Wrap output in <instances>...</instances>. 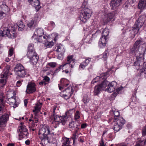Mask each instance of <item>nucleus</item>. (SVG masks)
<instances>
[{"label": "nucleus", "mask_w": 146, "mask_h": 146, "mask_svg": "<svg viewBox=\"0 0 146 146\" xmlns=\"http://www.w3.org/2000/svg\"><path fill=\"white\" fill-rule=\"evenodd\" d=\"M6 101L11 106L13 107L14 108H16L17 106V104L16 102L15 98L14 97H12L6 99Z\"/></svg>", "instance_id": "14"}, {"label": "nucleus", "mask_w": 146, "mask_h": 146, "mask_svg": "<svg viewBox=\"0 0 146 146\" xmlns=\"http://www.w3.org/2000/svg\"><path fill=\"white\" fill-rule=\"evenodd\" d=\"M25 69V68L22 64L18 63L15 65L13 68V70L15 73L16 74Z\"/></svg>", "instance_id": "17"}, {"label": "nucleus", "mask_w": 146, "mask_h": 146, "mask_svg": "<svg viewBox=\"0 0 146 146\" xmlns=\"http://www.w3.org/2000/svg\"><path fill=\"white\" fill-rule=\"evenodd\" d=\"M73 58V56L72 55L67 56V61L68 62L62 64V66L63 67H65L66 68H67L69 69H71V68H73L75 63Z\"/></svg>", "instance_id": "7"}, {"label": "nucleus", "mask_w": 146, "mask_h": 146, "mask_svg": "<svg viewBox=\"0 0 146 146\" xmlns=\"http://www.w3.org/2000/svg\"><path fill=\"white\" fill-rule=\"evenodd\" d=\"M41 39H42V40H40V41L46 42V41H47L49 38V37L46 35H44V34L41 36Z\"/></svg>", "instance_id": "38"}, {"label": "nucleus", "mask_w": 146, "mask_h": 146, "mask_svg": "<svg viewBox=\"0 0 146 146\" xmlns=\"http://www.w3.org/2000/svg\"><path fill=\"white\" fill-rule=\"evenodd\" d=\"M141 42H142V40L141 39L138 40L136 41L134 44L137 47L139 44L141 43Z\"/></svg>", "instance_id": "47"}, {"label": "nucleus", "mask_w": 146, "mask_h": 146, "mask_svg": "<svg viewBox=\"0 0 146 146\" xmlns=\"http://www.w3.org/2000/svg\"><path fill=\"white\" fill-rule=\"evenodd\" d=\"M6 83H4L3 84H0V88L1 89L4 87Z\"/></svg>", "instance_id": "63"}, {"label": "nucleus", "mask_w": 146, "mask_h": 146, "mask_svg": "<svg viewBox=\"0 0 146 146\" xmlns=\"http://www.w3.org/2000/svg\"><path fill=\"white\" fill-rule=\"evenodd\" d=\"M107 38L102 36L98 43V45L100 47L103 48L106 46Z\"/></svg>", "instance_id": "19"}, {"label": "nucleus", "mask_w": 146, "mask_h": 146, "mask_svg": "<svg viewBox=\"0 0 146 146\" xmlns=\"http://www.w3.org/2000/svg\"><path fill=\"white\" fill-rule=\"evenodd\" d=\"M139 29V28L136 27H135V26H133L132 27V31L131 33V35H130L132 38L134 37L135 35L138 33Z\"/></svg>", "instance_id": "20"}, {"label": "nucleus", "mask_w": 146, "mask_h": 146, "mask_svg": "<svg viewBox=\"0 0 146 146\" xmlns=\"http://www.w3.org/2000/svg\"><path fill=\"white\" fill-rule=\"evenodd\" d=\"M39 20L40 18L38 15H35L34 18L28 23V27L30 28H34L37 25Z\"/></svg>", "instance_id": "10"}, {"label": "nucleus", "mask_w": 146, "mask_h": 146, "mask_svg": "<svg viewBox=\"0 0 146 146\" xmlns=\"http://www.w3.org/2000/svg\"><path fill=\"white\" fill-rule=\"evenodd\" d=\"M35 86V85L34 83H29L27 86V89L26 90L27 93L28 94H30L35 92L36 90Z\"/></svg>", "instance_id": "12"}, {"label": "nucleus", "mask_w": 146, "mask_h": 146, "mask_svg": "<svg viewBox=\"0 0 146 146\" xmlns=\"http://www.w3.org/2000/svg\"><path fill=\"white\" fill-rule=\"evenodd\" d=\"M22 82V80L18 81L17 82V85L18 86H19L21 84Z\"/></svg>", "instance_id": "58"}, {"label": "nucleus", "mask_w": 146, "mask_h": 146, "mask_svg": "<svg viewBox=\"0 0 146 146\" xmlns=\"http://www.w3.org/2000/svg\"><path fill=\"white\" fill-rule=\"evenodd\" d=\"M10 66L9 65H7L5 67L3 71V72L1 74V78H6L9 74L10 72Z\"/></svg>", "instance_id": "16"}, {"label": "nucleus", "mask_w": 146, "mask_h": 146, "mask_svg": "<svg viewBox=\"0 0 146 146\" xmlns=\"http://www.w3.org/2000/svg\"><path fill=\"white\" fill-rule=\"evenodd\" d=\"M79 129V127H78L76 129H74V131L73 132V139L74 140L76 138V137L78 135L77 132L78 131Z\"/></svg>", "instance_id": "37"}, {"label": "nucleus", "mask_w": 146, "mask_h": 146, "mask_svg": "<svg viewBox=\"0 0 146 146\" xmlns=\"http://www.w3.org/2000/svg\"><path fill=\"white\" fill-rule=\"evenodd\" d=\"M41 36H39V37H38L37 38H35L34 41L35 42H43V41H40V40H42V39H41Z\"/></svg>", "instance_id": "45"}, {"label": "nucleus", "mask_w": 146, "mask_h": 146, "mask_svg": "<svg viewBox=\"0 0 146 146\" xmlns=\"http://www.w3.org/2000/svg\"><path fill=\"white\" fill-rule=\"evenodd\" d=\"M5 15L3 12L0 11V19H2Z\"/></svg>", "instance_id": "53"}, {"label": "nucleus", "mask_w": 146, "mask_h": 146, "mask_svg": "<svg viewBox=\"0 0 146 146\" xmlns=\"http://www.w3.org/2000/svg\"><path fill=\"white\" fill-rule=\"evenodd\" d=\"M138 7L141 9L146 8V0H141L138 4Z\"/></svg>", "instance_id": "24"}, {"label": "nucleus", "mask_w": 146, "mask_h": 146, "mask_svg": "<svg viewBox=\"0 0 146 146\" xmlns=\"http://www.w3.org/2000/svg\"><path fill=\"white\" fill-rule=\"evenodd\" d=\"M48 65L52 67H54L56 66V64L55 62H50L48 64Z\"/></svg>", "instance_id": "52"}, {"label": "nucleus", "mask_w": 146, "mask_h": 146, "mask_svg": "<svg viewBox=\"0 0 146 146\" xmlns=\"http://www.w3.org/2000/svg\"><path fill=\"white\" fill-rule=\"evenodd\" d=\"M41 104V103L40 104V105H38V106H35V110H33V111L34 112L35 115H36L38 112L41 109L40 105Z\"/></svg>", "instance_id": "33"}, {"label": "nucleus", "mask_w": 146, "mask_h": 146, "mask_svg": "<svg viewBox=\"0 0 146 146\" xmlns=\"http://www.w3.org/2000/svg\"><path fill=\"white\" fill-rule=\"evenodd\" d=\"M25 26L21 21H19L16 25L13 26L11 25H8L7 27H4L3 30L0 33V36L3 37L7 36L9 38H14L17 36L16 32V28H18V30L22 31L26 30Z\"/></svg>", "instance_id": "2"}, {"label": "nucleus", "mask_w": 146, "mask_h": 146, "mask_svg": "<svg viewBox=\"0 0 146 146\" xmlns=\"http://www.w3.org/2000/svg\"><path fill=\"white\" fill-rule=\"evenodd\" d=\"M87 126V124L86 123H83L81 125V127L82 129H84L86 128Z\"/></svg>", "instance_id": "60"}, {"label": "nucleus", "mask_w": 146, "mask_h": 146, "mask_svg": "<svg viewBox=\"0 0 146 146\" xmlns=\"http://www.w3.org/2000/svg\"><path fill=\"white\" fill-rule=\"evenodd\" d=\"M60 82L61 86H60L59 84H58L59 89L60 90H62V89L64 88V87H66L68 85V84H63V82L64 81L62 79H61Z\"/></svg>", "instance_id": "35"}, {"label": "nucleus", "mask_w": 146, "mask_h": 146, "mask_svg": "<svg viewBox=\"0 0 146 146\" xmlns=\"http://www.w3.org/2000/svg\"><path fill=\"white\" fill-rule=\"evenodd\" d=\"M128 1L131 4L136 3L137 2L136 0H128Z\"/></svg>", "instance_id": "57"}, {"label": "nucleus", "mask_w": 146, "mask_h": 146, "mask_svg": "<svg viewBox=\"0 0 146 146\" xmlns=\"http://www.w3.org/2000/svg\"><path fill=\"white\" fill-rule=\"evenodd\" d=\"M145 21V17L144 16H140L136 21L134 26L140 29L143 25Z\"/></svg>", "instance_id": "11"}, {"label": "nucleus", "mask_w": 146, "mask_h": 146, "mask_svg": "<svg viewBox=\"0 0 146 146\" xmlns=\"http://www.w3.org/2000/svg\"><path fill=\"white\" fill-rule=\"evenodd\" d=\"M6 83V80L4 79H1L0 80V84H3Z\"/></svg>", "instance_id": "59"}, {"label": "nucleus", "mask_w": 146, "mask_h": 146, "mask_svg": "<svg viewBox=\"0 0 146 146\" xmlns=\"http://www.w3.org/2000/svg\"><path fill=\"white\" fill-rule=\"evenodd\" d=\"M43 34V30L41 28H37L34 32L35 35L38 36H40L42 35Z\"/></svg>", "instance_id": "26"}, {"label": "nucleus", "mask_w": 146, "mask_h": 146, "mask_svg": "<svg viewBox=\"0 0 146 146\" xmlns=\"http://www.w3.org/2000/svg\"><path fill=\"white\" fill-rule=\"evenodd\" d=\"M122 128L121 126L116 123L114 124L113 129L115 131H116V132L119 131Z\"/></svg>", "instance_id": "31"}, {"label": "nucleus", "mask_w": 146, "mask_h": 146, "mask_svg": "<svg viewBox=\"0 0 146 146\" xmlns=\"http://www.w3.org/2000/svg\"><path fill=\"white\" fill-rule=\"evenodd\" d=\"M136 146H146V138L144 141L137 143Z\"/></svg>", "instance_id": "41"}, {"label": "nucleus", "mask_w": 146, "mask_h": 146, "mask_svg": "<svg viewBox=\"0 0 146 146\" xmlns=\"http://www.w3.org/2000/svg\"><path fill=\"white\" fill-rule=\"evenodd\" d=\"M23 134H22L21 133H20V134H19V139H22L24 137H23Z\"/></svg>", "instance_id": "62"}, {"label": "nucleus", "mask_w": 146, "mask_h": 146, "mask_svg": "<svg viewBox=\"0 0 146 146\" xmlns=\"http://www.w3.org/2000/svg\"><path fill=\"white\" fill-rule=\"evenodd\" d=\"M55 48L56 49V51L58 52V53H64L65 51L64 48L62 45L56 46Z\"/></svg>", "instance_id": "25"}, {"label": "nucleus", "mask_w": 146, "mask_h": 146, "mask_svg": "<svg viewBox=\"0 0 146 146\" xmlns=\"http://www.w3.org/2000/svg\"><path fill=\"white\" fill-rule=\"evenodd\" d=\"M137 61L134 62V65L135 66H138L137 69H140V72L141 73L142 71H144L146 68V62H145L144 61V57L139 56L138 58L136 57Z\"/></svg>", "instance_id": "5"}, {"label": "nucleus", "mask_w": 146, "mask_h": 146, "mask_svg": "<svg viewBox=\"0 0 146 146\" xmlns=\"http://www.w3.org/2000/svg\"><path fill=\"white\" fill-rule=\"evenodd\" d=\"M32 56H27L28 58L30 59V62L33 64H36L37 63L39 59V56H37L36 53H33Z\"/></svg>", "instance_id": "13"}, {"label": "nucleus", "mask_w": 146, "mask_h": 146, "mask_svg": "<svg viewBox=\"0 0 146 146\" xmlns=\"http://www.w3.org/2000/svg\"><path fill=\"white\" fill-rule=\"evenodd\" d=\"M50 128L49 126L44 125L40 129L38 133L39 137L42 139V141L50 143V141L47 136L50 133Z\"/></svg>", "instance_id": "3"}, {"label": "nucleus", "mask_w": 146, "mask_h": 146, "mask_svg": "<svg viewBox=\"0 0 146 146\" xmlns=\"http://www.w3.org/2000/svg\"><path fill=\"white\" fill-rule=\"evenodd\" d=\"M80 126V124L76 122L72 121L70 122L69 124V128L72 129V130L76 129L78 127H79Z\"/></svg>", "instance_id": "22"}, {"label": "nucleus", "mask_w": 146, "mask_h": 146, "mask_svg": "<svg viewBox=\"0 0 146 146\" xmlns=\"http://www.w3.org/2000/svg\"><path fill=\"white\" fill-rule=\"evenodd\" d=\"M56 108V106H54L53 108V115L54 116V121L59 123H61L62 125H64L66 123L68 118V117L67 116L66 114L62 116L54 115L55 110Z\"/></svg>", "instance_id": "6"}, {"label": "nucleus", "mask_w": 146, "mask_h": 146, "mask_svg": "<svg viewBox=\"0 0 146 146\" xmlns=\"http://www.w3.org/2000/svg\"><path fill=\"white\" fill-rule=\"evenodd\" d=\"M46 84L47 83L45 82H44L43 80H42V81L39 83V85L41 86L43 85H46Z\"/></svg>", "instance_id": "56"}, {"label": "nucleus", "mask_w": 146, "mask_h": 146, "mask_svg": "<svg viewBox=\"0 0 146 146\" xmlns=\"http://www.w3.org/2000/svg\"><path fill=\"white\" fill-rule=\"evenodd\" d=\"M146 50V44H143L139 46L135 51V56L138 58L139 56L144 57Z\"/></svg>", "instance_id": "8"}, {"label": "nucleus", "mask_w": 146, "mask_h": 146, "mask_svg": "<svg viewBox=\"0 0 146 146\" xmlns=\"http://www.w3.org/2000/svg\"><path fill=\"white\" fill-rule=\"evenodd\" d=\"M113 121L114 122H115V123L119 125L120 126L123 127V125L125 123V121L123 117H119L115 121L113 120Z\"/></svg>", "instance_id": "21"}, {"label": "nucleus", "mask_w": 146, "mask_h": 146, "mask_svg": "<svg viewBox=\"0 0 146 146\" xmlns=\"http://www.w3.org/2000/svg\"><path fill=\"white\" fill-rule=\"evenodd\" d=\"M103 54V58L104 60H106L108 55V52L107 51H106Z\"/></svg>", "instance_id": "44"}, {"label": "nucleus", "mask_w": 146, "mask_h": 146, "mask_svg": "<svg viewBox=\"0 0 146 146\" xmlns=\"http://www.w3.org/2000/svg\"><path fill=\"white\" fill-rule=\"evenodd\" d=\"M50 78L49 77L47 76H45L44 78L43 79L44 82L46 83L47 82H48L50 81Z\"/></svg>", "instance_id": "51"}, {"label": "nucleus", "mask_w": 146, "mask_h": 146, "mask_svg": "<svg viewBox=\"0 0 146 146\" xmlns=\"http://www.w3.org/2000/svg\"><path fill=\"white\" fill-rule=\"evenodd\" d=\"M109 29L106 28H105V29L103 30L102 32V36L104 37L107 38V37L108 35L109 34Z\"/></svg>", "instance_id": "34"}, {"label": "nucleus", "mask_w": 146, "mask_h": 146, "mask_svg": "<svg viewBox=\"0 0 146 146\" xmlns=\"http://www.w3.org/2000/svg\"><path fill=\"white\" fill-rule=\"evenodd\" d=\"M122 89V88H121L119 87L118 88H117L116 89V91L115 92H116V94H118L119 92Z\"/></svg>", "instance_id": "61"}, {"label": "nucleus", "mask_w": 146, "mask_h": 146, "mask_svg": "<svg viewBox=\"0 0 146 146\" xmlns=\"http://www.w3.org/2000/svg\"><path fill=\"white\" fill-rule=\"evenodd\" d=\"M36 53L35 49L34 48V45L32 44H29L28 46V52L27 56H32L33 53Z\"/></svg>", "instance_id": "18"}, {"label": "nucleus", "mask_w": 146, "mask_h": 146, "mask_svg": "<svg viewBox=\"0 0 146 146\" xmlns=\"http://www.w3.org/2000/svg\"><path fill=\"white\" fill-rule=\"evenodd\" d=\"M113 114L114 115L113 120L115 121L119 117V113L118 111H115L113 112Z\"/></svg>", "instance_id": "36"}, {"label": "nucleus", "mask_w": 146, "mask_h": 146, "mask_svg": "<svg viewBox=\"0 0 146 146\" xmlns=\"http://www.w3.org/2000/svg\"><path fill=\"white\" fill-rule=\"evenodd\" d=\"M64 142L63 143L62 146H68L70 144V141L69 139L67 138H63Z\"/></svg>", "instance_id": "32"}, {"label": "nucleus", "mask_w": 146, "mask_h": 146, "mask_svg": "<svg viewBox=\"0 0 146 146\" xmlns=\"http://www.w3.org/2000/svg\"><path fill=\"white\" fill-rule=\"evenodd\" d=\"M137 46L134 44L131 48V52L133 54H135V51H136V49L137 48Z\"/></svg>", "instance_id": "39"}, {"label": "nucleus", "mask_w": 146, "mask_h": 146, "mask_svg": "<svg viewBox=\"0 0 146 146\" xmlns=\"http://www.w3.org/2000/svg\"><path fill=\"white\" fill-rule=\"evenodd\" d=\"M141 75H144L145 78L146 79V68H145V69L144 71H142L140 73Z\"/></svg>", "instance_id": "50"}, {"label": "nucleus", "mask_w": 146, "mask_h": 146, "mask_svg": "<svg viewBox=\"0 0 146 146\" xmlns=\"http://www.w3.org/2000/svg\"><path fill=\"white\" fill-rule=\"evenodd\" d=\"M14 48H11L9 49V56H11L13 54Z\"/></svg>", "instance_id": "46"}, {"label": "nucleus", "mask_w": 146, "mask_h": 146, "mask_svg": "<svg viewBox=\"0 0 146 146\" xmlns=\"http://www.w3.org/2000/svg\"><path fill=\"white\" fill-rule=\"evenodd\" d=\"M74 117L75 120H77V119L79 118L80 117V115L79 111H77L76 112Z\"/></svg>", "instance_id": "43"}, {"label": "nucleus", "mask_w": 146, "mask_h": 146, "mask_svg": "<svg viewBox=\"0 0 146 146\" xmlns=\"http://www.w3.org/2000/svg\"><path fill=\"white\" fill-rule=\"evenodd\" d=\"M72 94V92H70V94H64L63 95V96L65 99L67 100L70 98Z\"/></svg>", "instance_id": "42"}, {"label": "nucleus", "mask_w": 146, "mask_h": 146, "mask_svg": "<svg viewBox=\"0 0 146 146\" xmlns=\"http://www.w3.org/2000/svg\"><path fill=\"white\" fill-rule=\"evenodd\" d=\"M3 108L4 106L3 105L0 106V115L3 113Z\"/></svg>", "instance_id": "55"}, {"label": "nucleus", "mask_w": 146, "mask_h": 146, "mask_svg": "<svg viewBox=\"0 0 146 146\" xmlns=\"http://www.w3.org/2000/svg\"><path fill=\"white\" fill-rule=\"evenodd\" d=\"M65 92L68 93V94H70V92H72L73 93V90L71 86H69L67 88L65 89Z\"/></svg>", "instance_id": "40"}, {"label": "nucleus", "mask_w": 146, "mask_h": 146, "mask_svg": "<svg viewBox=\"0 0 146 146\" xmlns=\"http://www.w3.org/2000/svg\"><path fill=\"white\" fill-rule=\"evenodd\" d=\"M87 3V0H84L82 4V7L84 9L81 11L80 16V19L83 22H86L91 17V11L89 9L85 8Z\"/></svg>", "instance_id": "4"}, {"label": "nucleus", "mask_w": 146, "mask_h": 146, "mask_svg": "<svg viewBox=\"0 0 146 146\" xmlns=\"http://www.w3.org/2000/svg\"><path fill=\"white\" fill-rule=\"evenodd\" d=\"M54 45V43L52 41L49 42L47 41L46 42L44 43V47L45 49L47 48H50L52 47Z\"/></svg>", "instance_id": "30"}, {"label": "nucleus", "mask_w": 146, "mask_h": 146, "mask_svg": "<svg viewBox=\"0 0 146 146\" xmlns=\"http://www.w3.org/2000/svg\"><path fill=\"white\" fill-rule=\"evenodd\" d=\"M83 100L84 104L87 103L89 102V100L88 98H84Z\"/></svg>", "instance_id": "54"}, {"label": "nucleus", "mask_w": 146, "mask_h": 146, "mask_svg": "<svg viewBox=\"0 0 146 146\" xmlns=\"http://www.w3.org/2000/svg\"><path fill=\"white\" fill-rule=\"evenodd\" d=\"M28 2L32 6L35 8L37 11L40 8V3L39 0H28Z\"/></svg>", "instance_id": "15"}, {"label": "nucleus", "mask_w": 146, "mask_h": 146, "mask_svg": "<svg viewBox=\"0 0 146 146\" xmlns=\"http://www.w3.org/2000/svg\"><path fill=\"white\" fill-rule=\"evenodd\" d=\"M90 61H91L90 58L86 59L85 61L83 62L80 64V67H81V68L84 69L88 65Z\"/></svg>", "instance_id": "28"}, {"label": "nucleus", "mask_w": 146, "mask_h": 146, "mask_svg": "<svg viewBox=\"0 0 146 146\" xmlns=\"http://www.w3.org/2000/svg\"><path fill=\"white\" fill-rule=\"evenodd\" d=\"M108 76V75L107 73H103L100 76H97L94 78L92 81V84H94L98 81L102 83L101 84L95 86L94 92V95H98L102 90L107 91L110 93L115 90L114 86L116 85V83L115 81L109 83L106 80Z\"/></svg>", "instance_id": "1"}, {"label": "nucleus", "mask_w": 146, "mask_h": 146, "mask_svg": "<svg viewBox=\"0 0 146 146\" xmlns=\"http://www.w3.org/2000/svg\"><path fill=\"white\" fill-rule=\"evenodd\" d=\"M20 129L19 130V131L20 133L25 136H27L28 133L27 132L28 130L26 129V127L23 125L20 126Z\"/></svg>", "instance_id": "23"}, {"label": "nucleus", "mask_w": 146, "mask_h": 146, "mask_svg": "<svg viewBox=\"0 0 146 146\" xmlns=\"http://www.w3.org/2000/svg\"><path fill=\"white\" fill-rule=\"evenodd\" d=\"M116 11H114L108 14L106 13L104 15L105 17L104 19L105 23H107L110 21H114V17L116 14Z\"/></svg>", "instance_id": "9"}, {"label": "nucleus", "mask_w": 146, "mask_h": 146, "mask_svg": "<svg viewBox=\"0 0 146 146\" xmlns=\"http://www.w3.org/2000/svg\"><path fill=\"white\" fill-rule=\"evenodd\" d=\"M90 35H88L87 36L86 38L85 39V40H86V42H88V43H91L90 41Z\"/></svg>", "instance_id": "48"}, {"label": "nucleus", "mask_w": 146, "mask_h": 146, "mask_svg": "<svg viewBox=\"0 0 146 146\" xmlns=\"http://www.w3.org/2000/svg\"><path fill=\"white\" fill-rule=\"evenodd\" d=\"M27 73V71L25 69L22 71L21 72L17 73L16 75H17V76L18 78H22L25 77V76L26 75Z\"/></svg>", "instance_id": "27"}, {"label": "nucleus", "mask_w": 146, "mask_h": 146, "mask_svg": "<svg viewBox=\"0 0 146 146\" xmlns=\"http://www.w3.org/2000/svg\"><path fill=\"white\" fill-rule=\"evenodd\" d=\"M9 10L7 6L5 5H2L0 6V11L3 12L4 14L7 12Z\"/></svg>", "instance_id": "29"}, {"label": "nucleus", "mask_w": 146, "mask_h": 146, "mask_svg": "<svg viewBox=\"0 0 146 146\" xmlns=\"http://www.w3.org/2000/svg\"><path fill=\"white\" fill-rule=\"evenodd\" d=\"M64 54L58 53V58L60 60H62L63 58V55Z\"/></svg>", "instance_id": "49"}, {"label": "nucleus", "mask_w": 146, "mask_h": 146, "mask_svg": "<svg viewBox=\"0 0 146 146\" xmlns=\"http://www.w3.org/2000/svg\"><path fill=\"white\" fill-rule=\"evenodd\" d=\"M25 143L26 145H28L30 144V141L28 139L25 141Z\"/></svg>", "instance_id": "64"}]
</instances>
